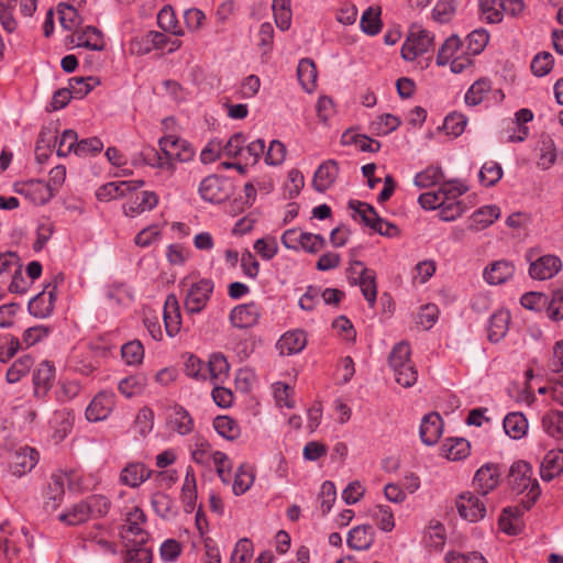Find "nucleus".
I'll return each instance as SVG.
<instances>
[{
	"label": "nucleus",
	"mask_w": 563,
	"mask_h": 563,
	"mask_svg": "<svg viewBox=\"0 0 563 563\" xmlns=\"http://www.w3.org/2000/svg\"><path fill=\"white\" fill-rule=\"evenodd\" d=\"M443 432V421L439 413L426 415L420 424V439L426 445H433L438 442Z\"/></svg>",
	"instance_id": "obj_24"
},
{
	"label": "nucleus",
	"mask_w": 563,
	"mask_h": 563,
	"mask_svg": "<svg viewBox=\"0 0 563 563\" xmlns=\"http://www.w3.org/2000/svg\"><path fill=\"white\" fill-rule=\"evenodd\" d=\"M380 7L372 5L368 7L362 14L360 26L361 30L367 35H376L382 30V19H380Z\"/></svg>",
	"instance_id": "obj_45"
},
{
	"label": "nucleus",
	"mask_w": 563,
	"mask_h": 563,
	"mask_svg": "<svg viewBox=\"0 0 563 563\" xmlns=\"http://www.w3.org/2000/svg\"><path fill=\"white\" fill-rule=\"evenodd\" d=\"M73 416L66 411H56L51 420L53 440L57 443L64 440L73 428Z\"/></svg>",
	"instance_id": "obj_47"
},
{
	"label": "nucleus",
	"mask_w": 563,
	"mask_h": 563,
	"mask_svg": "<svg viewBox=\"0 0 563 563\" xmlns=\"http://www.w3.org/2000/svg\"><path fill=\"white\" fill-rule=\"evenodd\" d=\"M562 267L561 260L554 255H544L531 262L529 274L539 280L550 279L555 276Z\"/></svg>",
	"instance_id": "obj_21"
},
{
	"label": "nucleus",
	"mask_w": 563,
	"mask_h": 563,
	"mask_svg": "<svg viewBox=\"0 0 563 563\" xmlns=\"http://www.w3.org/2000/svg\"><path fill=\"white\" fill-rule=\"evenodd\" d=\"M297 77L302 89L312 92L317 82V69L314 63L309 58H303L297 67Z\"/></svg>",
	"instance_id": "obj_44"
},
{
	"label": "nucleus",
	"mask_w": 563,
	"mask_h": 563,
	"mask_svg": "<svg viewBox=\"0 0 563 563\" xmlns=\"http://www.w3.org/2000/svg\"><path fill=\"white\" fill-rule=\"evenodd\" d=\"M159 150L163 156L158 157L157 167L169 173L175 170V163H188L195 157L194 146L186 140L168 134L159 139Z\"/></svg>",
	"instance_id": "obj_1"
},
{
	"label": "nucleus",
	"mask_w": 563,
	"mask_h": 563,
	"mask_svg": "<svg viewBox=\"0 0 563 563\" xmlns=\"http://www.w3.org/2000/svg\"><path fill=\"white\" fill-rule=\"evenodd\" d=\"M230 365L221 353H213L209 356L206 368V380L212 385L222 384L229 377Z\"/></svg>",
	"instance_id": "obj_26"
},
{
	"label": "nucleus",
	"mask_w": 563,
	"mask_h": 563,
	"mask_svg": "<svg viewBox=\"0 0 563 563\" xmlns=\"http://www.w3.org/2000/svg\"><path fill=\"white\" fill-rule=\"evenodd\" d=\"M400 125V119L394 114L385 113L372 121L371 128L378 135H387Z\"/></svg>",
	"instance_id": "obj_64"
},
{
	"label": "nucleus",
	"mask_w": 563,
	"mask_h": 563,
	"mask_svg": "<svg viewBox=\"0 0 563 563\" xmlns=\"http://www.w3.org/2000/svg\"><path fill=\"white\" fill-rule=\"evenodd\" d=\"M533 119V113L529 109H520L515 114V120L511 122L514 128V133L508 134L509 142H522L527 139L529 129L526 125Z\"/></svg>",
	"instance_id": "obj_46"
},
{
	"label": "nucleus",
	"mask_w": 563,
	"mask_h": 563,
	"mask_svg": "<svg viewBox=\"0 0 563 563\" xmlns=\"http://www.w3.org/2000/svg\"><path fill=\"white\" fill-rule=\"evenodd\" d=\"M146 517L143 510L139 507H133L126 514L124 523L122 525L120 534L125 542L145 543L147 541V533L144 529Z\"/></svg>",
	"instance_id": "obj_7"
},
{
	"label": "nucleus",
	"mask_w": 563,
	"mask_h": 563,
	"mask_svg": "<svg viewBox=\"0 0 563 563\" xmlns=\"http://www.w3.org/2000/svg\"><path fill=\"white\" fill-rule=\"evenodd\" d=\"M255 474L252 466L247 463H242L234 472L232 482V492L235 496L245 494L253 485Z\"/></svg>",
	"instance_id": "obj_40"
},
{
	"label": "nucleus",
	"mask_w": 563,
	"mask_h": 563,
	"mask_svg": "<svg viewBox=\"0 0 563 563\" xmlns=\"http://www.w3.org/2000/svg\"><path fill=\"white\" fill-rule=\"evenodd\" d=\"M455 506L461 518L470 522H478L486 517L487 506L473 492H464L456 497Z\"/></svg>",
	"instance_id": "obj_9"
},
{
	"label": "nucleus",
	"mask_w": 563,
	"mask_h": 563,
	"mask_svg": "<svg viewBox=\"0 0 563 563\" xmlns=\"http://www.w3.org/2000/svg\"><path fill=\"white\" fill-rule=\"evenodd\" d=\"M444 173L440 166H428L423 170L416 174L413 178V184L418 188H429L434 185H440L443 183Z\"/></svg>",
	"instance_id": "obj_48"
},
{
	"label": "nucleus",
	"mask_w": 563,
	"mask_h": 563,
	"mask_svg": "<svg viewBox=\"0 0 563 563\" xmlns=\"http://www.w3.org/2000/svg\"><path fill=\"white\" fill-rule=\"evenodd\" d=\"M563 473V450L549 451L540 465V476L550 482Z\"/></svg>",
	"instance_id": "obj_29"
},
{
	"label": "nucleus",
	"mask_w": 563,
	"mask_h": 563,
	"mask_svg": "<svg viewBox=\"0 0 563 563\" xmlns=\"http://www.w3.org/2000/svg\"><path fill=\"white\" fill-rule=\"evenodd\" d=\"M146 386V377L144 375H132L122 378L118 384L119 391L126 398L140 395Z\"/></svg>",
	"instance_id": "obj_54"
},
{
	"label": "nucleus",
	"mask_w": 563,
	"mask_h": 563,
	"mask_svg": "<svg viewBox=\"0 0 563 563\" xmlns=\"http://www.w3.org/2000/svg\"><path fill=\"white\" fill-rule=\"evenodd\" d=\"M433 45L434 35L430 31L419 25H412L401 46V57L407 62H413L428 53Z\"/></svg>",
	"instance_id": "obj_4"
},
{
	"label": "nucleus",
	"mask_w": 563,
	"mask_h": 563,
	"mask_svg": "<svg viewBox=\"0 0 563 563\" xmlns=\"http://www.w3.org/2000/svg\"><path fill=\"white\" fill-rule=\"evenodd\" d=\"M121 356L129 366L140 365L144 360V347L139 340L130 341L122 345Z\"/></svg>",
	"instance_id": "obj_59"
},
{
	"label": "nucleus",
	"mask_w": 563,
	"mask_h": 563,
	"mask_svg": "<svg viewBox=\"0 0 563 563\" xmlns=\"http://www.w3.org/2000/svg\"><path fill=\"white\" fill-rule=\"evenodd\" d=\"M115 407V394L111 390L98 393L86 409V417L89 421L98 422L106 420Z\"/></svg>",
	"instance_id": "obj_11"
},
{
	"label": "nucleus",
	"mask_w": 563,
	"mask_h": 563,
	"mask_svg": "<svg viewBox=\"0 0 563 563\" xmlns=\"http://www.w3.org/2000/svg\"><path fill=\"white\" fill-rule=\"evenodd\" d=\"M70 476L71 474L63 472L52 475L47 492V508L56 509L60 505L65 493V484L70 482Z\"/></svg>",
	"instance_id": "obj_34"
},
{
	"label": "nucleus",
	"mask_w": 563,
	"mask_h": 563,
	"mask_svg": "<svg viewBox=\"0 0 563 563\" xmlns=\"http://www.w3.org/2000/svg\"><path fill=\"white\" fill-rule=\"evenodd\" d=\"M262 316L260 305L254 301L235 306L229 314L230 323L238 329H247L256 325Z\"/></svg>",
	"instance_id": "obj_12"
},
{
	"label": "nucleus",
	"mask_w": 563,
	"mask_h": 563,
	"mask_svg": "<svg viewBox=\"0 0 563 563\" xmlns=\"http://www.w3.org/2000/svg\"><path fill=\"white\" fill-rule=\"evenodd\" d=\"M69 43L76 47H85L91 51H102L104 48V38L100 30L87 25L76 30L68 37Z\"/></svg>",
	"instance_id": "obj_15"
},
{
	"label": "nucleus",
	"mask_w": 563,
	"mask_h": 563,
	"mask_svg": "<svg viewBox=\"0 0 563 563\" xmlns=\"http://www.w3.org/2000/svg\"><path fill=\"white\" fill-rule=\"evenodd\" d=\"M500 217V209L489 205L477 209L470 219V229L481 231L492 225Z\"/></svg>",
	"instance_id": "obj_37"
},
{
	"label": "nucleus",
	"mask_w": 563,
	"mask_h": 563,
	"mask_svg": "<svg viewBox=\"0 0 563 563\" xmlns=\"http://www.w3.org/2000/svg\"><path fill=\"white\" fill-rule=\"evenodd\" d=\"M212 291L213 283L210 279L203 278L192 283L185 296V310L191 314L201 312L206 308Z\"/></svg>",
	"instance_id": "obj_8"
},
{
	"label": "nucleus",
	"mask_w": 563,
	"mask_h": 563,
	"mask_svg": "<svg viewBox=\"0 0 563 563\" xmlns=\"http://www.w3.org/2000/svg\"><path fill=\"white\" fill-rule=\"evenodd\" d=\"M55 378V367L47 361L38 364L33 373L34 396L42 399L51 389Z\"/></svg>",
	"instance_id": "obj_23"
},
{
	"label": "nucleus",
	"mask_w": 563,
	"mask_h": 563,
	"mask_svg": "<svg viewBox=\"0 0 563 563\" xmlns=\"http://www.w3.org/2000/svg\"><path fill=\"white\" fill-rule=\"evenodd\" d=\"M152 476V471L142 462H129L120 472L121 484L137 488Z\"/></svg>",
	"instance_id": "obj_19"
},
{
	"label": "nucleus",
	"mask_w": 563,
	"mask_h": 563,
	"mask_svg": "<svg viewBox=\"0 0 563 563\" xmlns=\"http://www.w3.org/2000/svg\"><path fill=\"white\" fill-rule=\"evenodd\" d=\"M471 452V444L463 438L446 439L441 445V456L449 461H461L466 459Z\"/></svg>",
	"instance_id": "obj_33"
},
{
	"label": "nucleus",
	"mask_w": 563,
	"mask_h": 563,
	"mask_svg": "<svg viewBox=\"0 0 563 563\" xmlns=\"http://www.w3.org/2000/svg\"><path fill=\"white\" fill-rule=\"evenodd\" d=\"M212 424L216 432L225 440L233 441L241 434L238 422L229 416H218Z\"/></svg>",
	"instance_id": "obj_52"
},
{
	"label": "nucleus",
	"mask_w": 563,
	"mask_h": 563,
	"mask_svg": "<svg viewBox=\"0 0 563 563\" xmlns=\"http://www.w3.org/2000/svg\"><path fill=\"white\" fill-rule=\"evenodd\" d=\"M489 41V34L484 29L472 31L465 38L466 51L472 56L481 54Z\"/></svg>",
	"instance_id": "obj_55"
},
{
	"label": "nucleus",
	"mask_w": 563,
	"mask_h": 563,
	"mask_svg": "<svg viewBox=\"0 0 563 563\" xmlns=\"http://www.w3.org/2000/svg\"><path fill=\"white\" fill-rule=\"evenodd\" d=\"M53 142L57 145V155L67 156L70 153L77 155L78 135L74 130H65L59 137Z\"/></svg>",
	"instance_id": "obj_60"
},
{
	"label": "nucleus",
	"mask_w": 563,
	"mask_h": 563,
	"mask_svg": "<svg viewBox=\"0 0 563 563\" xmlns=\"http://www.w3.org/2000/svg\"><path fill=\"white\" fill-rule=\"evenodd\" d=\"M55 290V286H47L44 291L34 296L27 305L30 313L41 319L51 316L56 300Z\"/></svg>",
	"instance_id": "obj_18"
},
{
	"label": "nucleus",
	"mask_w": 563,
	"mask_h": 563,
	"mask_svg": "<svg viewBox=\"0 0 563 563\" xmlns=\"http://www.w3.org/2000/svg\"><path fill=\"white\" fill-rule=\"evenodd\" d=\"M57 14L60 25L74 33L76 30H80L82 26V18L80 16L78 9L74 4L59 3L57 5Z\"/></svg>",
	"instance_id": "obj_41"
},
{
	"label": "nucleus",
	"mask_w": 563,
	"mask_h": 563,
	"mask_svg": "<svg viewBox=\"0 0 563 563\" xmlns=\"http://www.w3.org/2000/svg\"><path fill=\"white\" fill-rule=\"evenodd\" d=\"M265 152V142L262 139L254 140L250 143H244L242 147V153L240 156V162L245 163V165H256L260 158L263 156Z\"/></svg>",
	"instance_id": "obj_57"
},
{
	"label": "nucleus",
	"mask_w": 563,
	"mask_h": 563,
	"mask_svg": "<svg viewBox=\"0 0 563 563\" xmlns=\"http://www.w3.org/2000/svg\"><path fill=\"white\" fill-rule=\"evenodd\" d=\"M503 177V168L496 162H486L478 173V178L482 185L490 187L496 185Z\"/></svg>",
	"instance_id": "obj_62"
},
{
	"label": "nucleus",
	"mask_w": 563,
	"mask_h": 563,
	"mask_svg": "<svg viewBox=\"0 0 563 563\" xmlns=\"http://www.w3.org/2000/svg\"><path fill=\"white\" fill-rule=\"evenodd\" d=\"M143 185L142 180L111 181L100 186L96 191V197L99 201H110L125 197Z\"/></svg>",
	"instance_id": "obj_17"
},
{
	"label": "nucleus",
	"mask_w": 563,
	"mask_h": 563,
	"mask_svg": "<svg viewBox=\"0 0 563 563\" xmlns=\"http://www.w3.org/2000/svg\"><path fill=\"white\" fill-rule=\"evenodd\" d=\"M58 519L67 526L81 525L90 519L89 508L84 500H81L62 512Z\"/></svg>",
	"instance_id": "obj_49"
},
{
	"label": "nucleus",
	"mask_w": 563,
	"mask_h": 563,
	"mask_svg": "<svg viewBox=\"0 0 563 563\" xmlns=\"http://www.w3.org/2000/svg\"><path fill=\"white\" fill-rule=\"evenodd\" d=\"M542 429L552 438L563 439V412L551 410L542 417Z\"/></svg>",
	"instance_id": "obj_51"
},
{
	"label": "nucleus",
	"mask_w": 563,
	"mask_h": 563,
	"mask_svg": "<svg viewBox=\"0 0 563 563\" xmlns=\"http://www.w3.org/2000/svg\"><path fill=\"white\" fill-rule=\"evenodd\" d=\"M180 499L185 512H192L197 501V482L192 467H187L185 479L181 486Z\"/></svg>",
	"instance_id": "obj_39"
},
{
	"label": "nucleus",
	"mask_w": 563,
	"mask_h": 563,
	"mask_svg": "<svg viewBox=\"0 0 563 563\" xmlns=\"http://www.w3.org/2000/svg\"><path fill=\"white\" fill-rule=\"evenodd\" d=\"M15 192L37 206L47 203L54 197L49 187L42 179L19 183L15 185Z\"/></svg>",
	"instance_id": "obj_13"
},
{
	"label": "nucleus",
	"mask_w": 563,
	"mask_h": 563,
	"mask_svg": "<svg viewBox=\"0 0 563 563\" xmlns=\"http://www.w3.org/2000/svg\"><path fill=\"white\" fill-rule=\"evenodd\" d=\"M505 433L514 440L522 439L529 429L527 418L522 412H509L503 421Z\"/></svg>",
	"instance_id": "obj_35"
},
{
	"label": "nucleus",
	"mask_w": 563,
	"mask_h": 563,
	"mask_svg": "<svg viewBox=\"0 0 563 563\" xmlns=\"http://www.w3.org/2000/svg\"><path fill=\"white\" fill-rule=\"evenodd\" d=\"M375 540V531L369 525H360L352 528L346 537V544L355 551L368 550Z\"/></svg>",
	"instance_id": "obj_25"
},
{
	"label": "nucleus",
	"mask_w": 563,
	"mask_h": 563,
	"mask_svg": "<svg viewBox=\"0 0 563 563\" xmlns=\"http://www.w3.org/2000/svg\"><path fill=\"white\" fill-rule=\"evenodd\" d=\"M34 364V360L30 355H23L10 366L7 372L5 379L9 384H15L20 382L31 369Z\"/></svg>",
	"instance_id": "obj_56"
},
{
	"label": "nucleus",
	"mask_w": 563,
	"mask_h": 563,
	"mask_svg": "<svg viewBox=\"0 0 563 563\" xmlns=\"http://www.w3.org/2000/svg\"><path fill=\"white\" fill-rule=\"evenodd\" d=\"M151 505L155 514L164 520H174L178 515L175 500L166 493H154L151 497Z\"/></svg>",
	"instance_id": "obj_32"
},
{
	"label": "nucleus",
	"mask_w": 563,
	"mask_h": 563,
	"mask_svg": "<svg viewBox=\"0 0 563 563\" xmlns=\"http://www.w3.org/2000/svg\"><path fill=\"white\" fill-rule=\"evenodd\" d=\"M500 470L498 464L486 463L482 465L474 474L473 487L482 497L487 496L497 488L500 483Z\"/></svg>",
	"instance_id": "obj_10"
},
{
	"label": "nucleus",
	"mask_w": 563,
	"mask_h": 563,
	"mask_svg": "<svg viewBox=\"0 0 563 563\" xmlns=\"http://www.w3.org/2000/svg\"><path fill=\"white\" fill-rule=\"evenodd\" d=\"M38 462V452L30 446H24L14 454L12 470L14 474L23 475L32 471Z\"/></svg>",
	"instance_id": "obj_36"
},
{
	"label": "nucleus",
	"mask_w": 563,
	"mask_h": 563,
	"mask_svg": "<svg viewBox=\"0 0 563 563\" xmlns=\"http://www.w3.org/2000/svg\"><path fill=\"white\" fill-rule=\"evenodd\" d=\"M532 467L528 462L517 461L509 471V482L518 493H527V496L536 500L540 495L539 483L532 477Z\"/></svg>",
	"instance_id": "obj_5"
},
{
	"label": "nucleus",
	"mask_w": 563,
	"mask_h": 563,
	"mask_svg": "<svg viewBox=\"0 0 563 563\" xmlns=\"http://www.w3.org/2000/svg\"><path fill=\"white\" fill-rule=\"evenodd\" d=\"M99 80L95 77H73L68 81L69 89L74 98L81 99L89 93Z\"/></svg>",
	"instance_id": "obj_63"
},
{
	"label": "nucleus",
	"mask_w": 563,
	"mask_h": 563,
	"mask_svg": "<svg viewBox=\"0 0 563 563\" xmlns=\"http://www.w3.org/2000/svg\"><path fill=\"white\" fill-rule=\"evenodd\" d=\"M158 205V196L154 191L144 190L129 197L123 205V214L135 218L144 212L153 210Z\"/></svg>",
	"instance_id": "obj_14"
},
{
	"label": "nucleus",
	"mask_w": 563,
	"mask_h": 563,
	"mask_svg": "<svg viewBox=\"0 0 563 563\" xmlns=\"http://www.w3.org/2000/svg\"><path fill=\"white\" fill-rule=\"evenodd\" d=\"M467 186L460 180L443 181L438 190L421 194L418 198L423 209L434 210L441 208L448 197H460L467 191Z\"/></svg>",
	"instance_id": "obj_6"
},
{
	"label": "nucleus",
	"mask_w": 563,
	"mask_h": 563,
	"mask_svg": "<svg viewBox=\"0 0 563 563\" xmlns=\"http://www.w3.org/2000/svg\"><path fill=\"white\" fill-rule=\"evenodd\" d=\"M306 345V333L301 330H291L280 336L276 346L280 354L292 355L301 352Z\"/></svg>",
	"instance_id": "obj_28"
},
{
	"label": "nucleus",
	"mask_w": 563,
	"mask_h": 563,
	"mask_svg": "<svg viewBox=\"0 0 563 563\" xmlns=\"http://www.w3.org/2000/svg\"><path fill=\"white\" fill-rule=\"evenodd\" d=\"M339 173L336 162L327 161L321 164L314 173L312 185L319 192H323L329 189L335 181Z\"/></svg>",
	"instance_id": "obj_31"
},
{
	"label": "nucleus",
	"mask_w": 563,
	"mask_h": 563,
	"mask_svg": "<svg viewBox=\"0 0 563 563\" xmlns=\"http://www.w3.org/2000/svg\"><path fill=\"white\" fill-rule=\"evenodd\" d=\"M128 548L125 563H151L152 552L145 543L125 542Z\"/></svg>",
	"instance_id": "obj_61"
},
{
	"label": "nucleus",
	"mask_w": 563,
	"mask_h": 563,
	"mask_svg": "<svg viewBox=\"0 0 563 563\" xmlns=\"http://www.w3.org/2000/svg\"><path fill=\"white\" fill-rule=\"evenodd\" d=\"M514 274V264L506 260H499L487 266L484 269L483 276L489 285H500L510 279Z\"/></svg>",
	"instance_id": "obj_27"
},
{
	"label": "nucleus",
	"mask_w": 563,
	"mask_h": 563,
	"mask_svg": "<svg viewBox=\"0 0 563 563\" xmlns=\"http://www.w3.org/2000/svg\"><path fill=\"white\" fill-rule=\"evenodd\" d=\"M490 96L495 101H500L504 98L501 90H493L490 81L481 78L467 89L464 100L467 106L475 107L489 99Z\"/></svg>",
	"instance_id": "obj_16"
},
{
	"label": "nucleus",
	"mask_w": 563,
	"mask_h": 563,
	"mask_svg": "<svg viewBox=\"0 0 563 563\" xmlns=\"http://www.w3.org/2000/svg\"><path fill=\"white\" fill-rule=\"evenodd\" d=\"M198 191L200 197L209 202H220L228 196L222 180L216 175L203 178L199 184Z\"/></svg>",
	"instance_id": "obj_30"
},
{
	"label": "nucleus",
	"mask_w": 563,
	"mask_h": 563,
	"mask_svg": "<svg viewBox=\"0 0 563 563\" xmlns=\"http://www.w3.org/2000/svg\"><path fill=\"white\" fill-rule=\"evenodd\" d=\"M510 314L507 310H497L489 319L488 339L492 342L500 341L508 331Z\"/></svg>",
	"instance_id": "obj_42"
},
{
	"label": "nucleus",
	"mask_w": 563,
	"mask_h": 563,
	"mask_svg": "<svg viewBox=\"0 0 563 563\" xmlns=\"http://www.w3.org/2000/svg\"><path fill=\"white\" fill-rule=\"evenodd\" d=\"M354 284L360 287L365 300L368 302L371 307H373L377 298L375 272L368 268L360 279H355Z\"/></svg>",
	"instance_id": "obj_53"
},
{
	"label": "nucleus",
	"mask_w": 563,
	"mask_h": 563,
	"mask_svg": "<svg viewBox=\"0 0 563 563\" xmlns=\"http://www.w3.org/2000/svg\"><path fill=\"white\" fill-rule=\"evenodd\" d=\"M349 208L352 210V218L362 221L366 227L384 236H395L398 234V229L393 223L380 218L375 209L357 200H351Z\"/></svg>",
	"instance_id": "obj_3"
},
{
	"label": "nucleus",
	"mask_w": 563,
	"mask_h": 563,
	"mask_svg": "<svg viewBox=\"0 0 563 563\" xmlns=\"http://www.w3.org/2000/svg\"><path fill=\"white\" fill-rule=\"evenodd\" d=\"M157 24L163 31L172 33L173 35L183 36L185 34L170 5H165L161 9L157 14Z\"/></svg>",
	"instance_id": "obj_50"
},
{
	"label": "nucleus",
	"mask_w": 563,
	"mask_h": 563,
	"mask_svg": "<svg viewBox=\"0 0 563 563\" xmlns=\"http://www.w3.org/2000/svg\"><path fill=\"white\" fill-rule=\"evenodd\" d=\"M435 63L438 66L450 65L454 74H461L472 65L466 47L457 35L449 36L440 46Z\"/></svg>",
	"instance_id": "obj_2"
},
{
	"label": "nucleus",
	"mask_w": 563,
	"mask_h": 563,
	"mask_svg": "<svg viewBox=\"0 0 563 563\" xmlns=\"http://www.w3.org/2000/svg\"><path fill=\"white\" fill-rule=\"evenodd\" d=\"M368 516L384 532H390L395 528V517L391 508L387 505H375L368 510Z\"/></svg>",
	"instance_id": "obj_43"
},
{
	"label": "nucleus",
	"mask_w": 563,
	"mask_h": 563,
	"mask_svg": "<svg viewBox=\"0 0 563 563\" xmlns=\"http://www.w3.org/2000/svg\"><path fill=\"white\" fill-rule=\"evenodd\" d=\"M163 319L167 335L175 336L180 331L181 316L178 299L174 294H169L165 299Z\"/></svg>",
	"instance_id": "obj_22"
},
{
	"label": "nucleus",
	"mask_w": 563,
	"mask_h": 563,
	"mask_svg": "<svg viewBox=\"0 0 563 563\" xmlns=\"http://www.w3.org/2000/svg\"><path fill=\"white\" fill-rule=\"evenodd\" d=\"M445 539L446 536L444 526L437 520L430 521L423 537L427 545L434 549H441L445 543Z\"/></svg>",
	"instance_id": "obj_58"
},
{
	"label": "nucleus",
	"mask_w": 563,
	"mask_h": 563,
	"mask_svg": "<svg viewBox=\"0 0 563 563\" xmlns=\"http://www.w3.org/2000/svg\"><path fill=\"white\" fill-rule=\"evenodd\" d=\"M190 455L191 460L201 466H210L211 460L213 455H216L217 450H213L211 444L201 437H195L190 444Z\"/></svg>",
	"instance_id": "obj_38"
},
{
	"label": "nucleus",
	"mask_w": 563,
	"mask_h": 563,
	"mask_svg": "<svg viewBox=\"0 0 563 563\" xmlns=\"http://www.w3.org/2000/svg\"><path fill=\"white\" fill-rule=\"evenodd\" d=\"M167 427L180 435H187L194 430L190 413L181 406H173L166 411Z\"/></svg>",
	"instance_id": "obj_20"
}]
</instances>
